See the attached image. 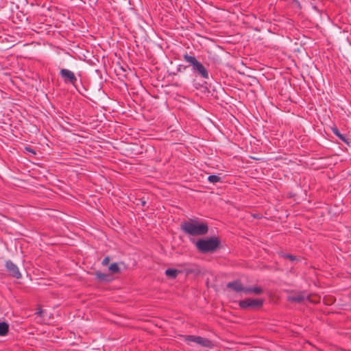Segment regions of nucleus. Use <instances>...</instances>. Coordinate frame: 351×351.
<instances>
[{
	"instance_id": "obj_10",
	"label": "nucleus",
	"mask_w": 351,
	"mask_h": 351,
	"mask_svg": "<svg viewBox=\"0 0 351 351\" xmlns=\"http://www.w3.org/2000/svg\"><path fill=\"white\" fill-rule=\"evenodd\" d=\"M199 345L202 347L211 348L214 346V343L212 341L208 339L201 337V339L199 341Z\"/></svg>"
},
{
	"instance_id": "obj_16",
	"label": "nucleus",
	"mask_w": 351,
	"mask_h": 351,
	"mask_svg": "<svg viewBox=\"0 0 351 351\" xmlns=\"http://www.w3.org/2000/svg\"><path fill=\"white\" fill-rule=\"evenodd\" d=\"M332 132L337 136H338L341 141H343V142L345 143H348V141L346 138V137L341 134L339 132V130H338V128H334L332 129Z\"/></svg>"
},
{
	"instance_id": "obj_5",
	"label": "nucleus",
	"mask_w": 351,
	"mask_h": 351,
	"mask_svg": "<svg viewBox=\"0 0 351 351\" xmlns=\"http://www.w3.org/2000/svg\"><path fill=\"white\" fill-rule=\"evenodd\" d=\"M60 75L65 83H69L75 86L77 77L73 72L69 69H62L60 71Z\"/></svg>"
},
{
	"instance_id": "obj_13",
	"label": "nucleus",
	"mask_w": 351,
	"mask_h": 351,
	"mask_svg": "<svg viewBox=\"0 0 351 351\" xmlns=\"http://www.w3.org/2000/svg\"><path fill=\"white\" fill-rule=\"evenodd\" d=\"M201 339L200 336H195V335H186L184 337V340L186 341H193L199 344V341Z\"/></svg>"
},
{
	"instance_id": "obj_11",
	"label": "nucleus",
	"mask_w": 351,
	"mask_h": 351,
	"mask_svg": "<svg viewBox=\"0 0 351 351\" xmlns=\"http://www.w3.org/2000/svg\"><path fill=\"white\" fill-rule=\"evenodd\" d=\"M9 325L5 322L0 323V336H4L8 334Z\"/></svg>"
},
{
	"instance_id": "obj_12",
	"label": "nucleus",
	"mask_w": 351,
	"mask_h": 351,
	"mask_svg": "<svg viewBox=\"0 0 351 351\" xmlns=\"http://www.w3.org/2000/svg\"><path fill=\"white\" fill-rule=\"evenodd\" d=\"M179 273L180 271L178 270L173 269H167L165 271L166 276L171 279L176 278Z\"/></svg>"
},
{
	"instance_id": "obj_24",
	"label": "nucleus",
	"mask_w": 351,
	"mask_h": 351,
	"mask_svg": "<svg viewBox=\"0 0 351 351\" xmlns=\"http://www.w3.org/2000/svg\"><path fill=\"white\" fill-rule=\"evenodd\" d=\"M27 150L29 152H32L34 154H35V152L31 148H27Z\"/></svg>"
},
{
	"instance_id": "obj_20",
	"label": "nucleus",
	"mask_w": 351,
	"mask_h": 351,
	"mask_svg": "<svg viewBox=\"0 0 351 351\" xmlns=\"http://www.w3.org/2000/svg\"><path fill=\"white\" fill-rule=\"evenodd\" d=\"M109 262H110V258H109L108 256H107V257H105V258L103 259V261H102V263H102V265H103L104 266H106V265H107L109 263Z\"/></svg>"
},
{
	"instance_id": "obj_23",
	"label": "nucleus",
	"mask_w": 351,
	"mask_h": 351,
	"mask_svg": "<svg viewBox=\"0 0 351 351\" xmlns=\"http://www.w3.org/2000/svg\"><path fill=\"white\" fill-rule=\"evenodd\" d=\"M141 204L142 206H145L146 205V201L144 199L141 200Z\"/></svg>"
},
{
	"instance_id": "obj_9",
	"label": "nucleus",
	"mask_w": 351,
	"mask_h": 351,
	"mask_svg": "<svg viewBox=\"0 0 351 351\" xmlns=\"http://www.w3.org/2000/svg\"><path fill=\"white\" fill-rule=\"evenodd\" d=\"M95 276L101 282H109L111 280L112 278L111 276L108 274H104L101 271H96L95 273Z\"/></svg>"
},
{
	"instance_id": "obj_2",
	"label": "nucleus",
	"mask_w": 351,
	"mask_h": 351,
	"mask_svg": "<svg viewBox=\"0 0 351 351\" xmlns=\"http://www.w3.org/2000/svg\"><path fill=\"white\" fill-rule=\"evenodd\" d=\"M220 240L213 237L207 239H198L195 245L197 250L202 254L214 252L220 245Z\"/></svg>"
},
{
	"instance_id": "obj_3",
	"label": "nucleus",
	"mask_w": 351,
	"mask_h": 351,
	"mask_svg": "<svg viewBox=\"0 0 351 351\" xmlns=\"http://www.w3.org/2000/svg\"><path fill=\"white\" fill-rule=\"evenodd\" d=\"M183 59L185 62H188L190 66H192V70L194 73L204 79L209 77L208 70L195 56L185 53L183 55Z\"/></svg>"
},
{
	"instance_id": "obj_19",
	"label": "nucleus",
	"mask_w": 351,
	"mask_h": 351,
	"mask_svg": "<svg viewBox=\"0 0 351 351\" xmlns=\"http://www.w3.org/2000/svg\"><path fill=\"white\" fill-rule=\"evenodd\" d=\"M252 289L253 288H250V287H243V289L242 291H243L244 293H252Z\"/></svg>"
},
{
	"instance_id": "obj_21",
	"label": "nucleus",
	"mask_w": 351,
	"mask_h": 351,
	"mask_svg": "<svg viewBox=\"0 0 351 351\" xmlns=\"http://www.w3.org/2000/svg\"><path fill=\"white\" fill-rule=\"evenodd\" d=\"M187 66L179 65L178 68V72H182L183 70L186 69Z\"/></svg>"
},
{
	"instance_id": "obj_1",
	"label": "nucleus",
	"mask_w": 351,
	"mask_h": 351,
	"mask_svg": "<svg viewBox=\"0 0 351 351\" xmlns=\"http://www.w3.org/2000/svg\"><path fill=\"white\" fill-rule=\"evenodd\" d=\"M180 228L184 233L191 236H202L208 232V226L206 223L199 222L193 219L182 222Z\"/></svg>"
},
{
	"instance_id": "obj_17",
	"label": "nucleus",
	"mask_w": 351,
	"mask_h": 351,
	"mask_svg": "<svg viewBox=\"0 0 351 351\" xmlns=\"http://www.w3.org/2000/svg\"><path fill=\"white\" fill-rule=\"evenodd\" d=\"M208 180L211 183H217L221 181V178L216 175H210L208 178Z\"/></svg>"
},
{
	"instance_id": "obj_22",
	"label": "nucleus",
	"mask_w": 351,
	"mask_h": 351,
	"mask_svg": "<svg viewBox=\"0 0 351 351\" xmlns=\"http://www.w3.org/2000/svg\"><path fill=\"white\" fill-rule=\"evenodd\" d=\"M43 310L41 308H39L37 311V312L36 313V315H38V316L41 317L42 315H43Z\"/></svg>"
},
{
	"instance_id": "obj_14",
	"label": "nucleus",
	"mask_w": 351,
	"mask_h": 351,
	"mask_svg": "<svg viewBox=\"0 0 351 351\" xmlns=\"http://www.w3.org/2000/svg\"><path fill=\"white\" fill-rule=\"evenodd\" d=\"M280 255L281 257H282V258H284L285 259H289L291 262H294V261H298L297 257L295 256H294V255L285 254L284 252H280Z\"/></svg>"
},
{
	"instance_id": "obj_15",
	"label": "nucleus",
	"mask_w": 351,
	"mask_h": 351,
	"mask_svg": "<svg viewBox=\"0 0 351 351\" xmlns=\"http://www.w3.org/2000/svg\"><path fill=\"white\" fill-rule=\"evenodd\" d=\"M109 270L112 273V274H118L120 272V268L118 265L117 263H112L110 267H109Z\"/></svg>"
},
{
	"instance_id": "obj_18",
	"label": "nucleus",
	"mask_w": 351,
	"mask_h": 351,
	"mask_svg": "<svg viewBox=\"0 0 351 351\" xmlns=\"http://www.w3.org/2000/svg\"><path fill=\"white\" fill-rule=\"evenodd\" d=\"M252 293L256 295H261L263 293V290L261 287H256L253 288Z\"/></svg>"
},
{
	"instance_id": "obj_7",
	"label": "nucleus",
	"mask_w": 351,
	"mask_h": 351,
	"mask_svg": "<svg viewBox=\"0 0 351 351\" xmlns=\"http://www.w3.org/2000/svg\"><path fill=\"white\" fill-rule=\"evenodd\" d=\"M306 298L309 299V297L304 292H297L289 295L287 300L291 302L301 303Z\"/></svg>"
},
{
	"instance_id": "obj_8",
	"label": "nucleus",
	"mask_w": 351,
	"mask_h": 351,
	"mask_svg": "<svg viewBox=\"0 0 351 351\" xmlns=\"http://www.w3.org/2000/svg\"><path fill=\"white\" fill-rule=\"evenodd\" d=\"M227 287L235 291L236 292L242 291L243 289V286L239 280H234L228 282L227 284Z\"/></svg>"
},
{
	"instance_id": "obj_4",
	"label": "nucleus",
	"mask_w": 351,
	"mask_h": 351,
	"mask_svg": "<svg viewBox=\"0 0 351 351\" xmlns=\"http://www.w3.org/2000/svg\"><path fill=\"white\" fill-rule=\"evenodd\" d=\"M239 304L243 309L258 310L262 308L263 300L248 298L239 301Z\"/></svg>"
},
{
	"instance_id": "obj_6",
	"label": "nucleus",
	"mask_w": 351,
	"mask_h": 351,
	"mask_svg": "<svg viewBox=\"0 0 351 351\" xmlns=\"http://www.w3.org/2000/svg\"><path fill=\"white\" fill-rule=\"evenodd\" d=\"M5 267L10 275L16 278H21V274L18 267L11 261H8L5 263Z\"/></svg>"
}]
</instances>
